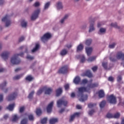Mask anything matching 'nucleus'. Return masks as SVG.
<instances>
[{
  "mask_svg": "<svg viewBox=\"0 0 124 124\" xmlns=\"http://www.w3.org/2000/svg\"><path fill=\"white\" fill-rule=\"evenodd\" d=\"M121 116V114L119 112H117L116 113L113 115V118L114 119H119L120 116Z\"/></svg>",
  "mask_w": 124,
  "mask_h": 124,
  "instance_id": "37",
  "label": "nucleus"
},
{
  "mask_svg": "<svg viewBox=\"0 0 124 124\" xmlns=\"http://www.w3.org/2000/svg\"><path fill=\"white\" fill-rule=\"evenodd\" d=\"M98 93L100 98H102L105 96V94L104 93V91H103V90L99 91Z\"/></svg>",
  "mask_w": 124,
  "mask_h": 124,
  "instance_id": "19",
  "label": "nucleus"
},
{
  "mask_svg": "<svg viewBox=\"0 0 124 124\" xmlns=\"http://www.w3.org/2000/svg\"><path fill=\"white\" fill-rule=\"evenodd\" d=\"M98 67L97 66H94L92 68V69L93 72H95L96 70H97Z\"/></svg>",
  "mask_w": 124,
  "mask_h": 124,
  "instance_id": "50",
  "label": "nucleus"
},
{
  "mask_svg": "<svg viewBox=\"0 0 124 124\" xmlns=\"http://www.w3.org/2000/svg\"><path fill=\"white\" fill-rule=\"evenodd\" d=\"M39 13H40V9H38L35 10L34 13L32 14L31 16V21H34L38 18V16L39 15Z\"/></svg>",
  "mask_w": 124,
  "mask_h": 124,
  "instance_id": "6",
  "label": "nucleus"
},
{
  "mask_svg": "<svg viewBox=\"0 0 124 124\" xmlns=\"http://www.w3.org/2000/svg\"><path fill=\"white\" fill-rule=\"evenodd\" d=\"M36 114L37 116H41L42 114V110L40 108H37L36 109Z\"/></svg>",
  "mask_w": 124,
  "mask_h": 124,
  "instance_id": "27",
  "label": "nucleus"
},
{
  "mask_svg": "<svg viewBox=\"0 0 124 124\" xmlns=\"http://www.w3.org/2000/svg\"><path fill=\"white\" fill-rule=\"evenodd\" d=\"M81 113L80 112H75L71 116L70 119H69L70 123H71V122H73V120L75 118H78L79 116H80Z\"/></svg>",
  "mask_w": 124,
  "mask_h": 124,
  "instance_id": "10",
  "label": "nucleus"
},
{
  "mask_svg": "<svg viewBox=\"0 0 124 124\" xmlns=\"http://www.w3.org/2000/svg\"><path fill=\"white\" fill-rule=\"evenodd\" d=\"M46 89L45 87H43L42 88H40L36 93L37 95H40L43 92H44V90Z\"/></svg>",
  "mask_w": 124,
  "mask_h": 124,
  "instance_id": "23",
  "label": "nucleus"
},
{
  "mask_svg": "<svg viewBox=\"0 0 124 124\" xmlns=\"http://www.w3.org/2000/svg\"><path fill=\"white\" fill-rule=\"evenodd\" d=\"M51 37H52L51 34L49 33H46L41 38V40L42 42L45 43V42H46L48 39H50Z\"/></svg>",
  "mask_w": 124,
  "mask_h": 124,
  "instance_id": "8",
  "label": "nucleus"
},
{
  "mask_svg": "<svg viewBox=\"0 0 124 124\" xmlns=\"http://www.w3.org/2000/svg\"><path fill=\"white\" fill-rule=\"evenodd\" d=\"M105 31H106V30L105 29L101 28L100 29V32H105Z\"/></svg>",
  "mask_w": 124,
  "mask_h": 124,
  "instance_id": "62",
  "label": "nucleus"
},
{
  "mask_svg": "<svg viewBox=\"0 0 124 124\" xmlns=\"http://www.w3.org/2000/svg\"><path fill=\"white\" fill-rule=\"evenodd\" d=\"M54 105V102H51L48 105L46 110L47 113H51L52 112V109H53V106Z\"/></svg>",
  "mask_w": 124,
  "mask_h": 124,
  "instance_id": "13",
  "label": "nucleus"
},
{
  "mask_svg": "<svg viewBox=\"0 0 124 124\" xmlns=\"http://www.w3.org/2000/svg\"><path fill=\"white\" fill-rule=\"evenodd\" d=\"M58 118H52L49 120V123L50 124H56V123H58Z\"/></svg>",
  "mask_w": 124,
  "mask_h": 124,
  "instance_id": "24",
  "label": "nucleus"
},
{
  "mask_svg": "<svg viewBox=\"0 0 124 124\" xmlns=\"http://www.w3.org/2000/svg\"><path fill=\"white\" fill-rule=\"evenodd\" d=\"M123 80V78L122 77V76H118L117 77V82H121Z\"/></svg>",
  "mask_w": 124,
  "mask_h": 124,
  "instance_id": "56",
  "label": "nucleus"
},
{
  "mask_svg": "<svg viewBox=\"0 0 124 124\" xmlns=\"http://www.w3.org/2000/svg\"><path fill=\"white\" fill-rule=\"evenodd\" d=\"M109 60L111 61V62H116V59L113 58V57L109 58Z\"/></svg>",
  "mask_w": 124,
  "mask_h": 124,
  "instance_id": "64",
  "label": "nucleus"
},
{
  "mask_svg": "<svg viewBox=\"0 0 124 124\" xmlns=\"http://www.w3.org/2000/svg\"><path fill=\"white\" fill-rule=\"evenodd\" d=\"M6 84H7V82H6L5 81H4L0 85V89H1V90L5 89V87H6Z\"/></svg>",
  "mask_w": 124,
  "mask_h": 124,
  "instance_id": "26",
  "label": "nucleus"
},
{
  "mask_svg": "<svg viewBox=\"0 0 124 124\" xmlns=\"http://www.w3.org/2000/svg\"><path fill=\"white\" fill-rule=\"evenodd\" d=\"M39 44H36L35 45V47H34L32 50H31V52L32 53H34V52H36V51H37L39 49Z\"/></svg>",
  "mask_w": 124,
  "mask_h": 124,
  "instance_id": "22",
  "label": "nucleus"
},
{
  "mask_svg": "<svg viewBox=\"0 0 124 124\" xmlns=\"http://www.w3.org/2000/svg\"><path fill=\"white\" fill-rule=\"evenodd\" d=\"M110 26L111 27H113L114 28H116V29H120V27L118 26V24H117V23H111L110 24Z\"/></svg>",
  "mask_w": 124,
  "mask_h": 124,
  "instance_id": "40",
  "label": "nucleus"
},
{
  "mask_svg": "<svg viewBox=\"0 0 124 124\" xmlns=\"http://www.w3.org/2000/svg\"><path fill=\"white\" fill-rule=\"evenodd\" d=\"M67 50L65 49H62L60 52V55L61 56H65L67 54Z\"/></svg>",
  "mask_w": 124,
  "mask_h": 124,
  "instance_id": "30",
  "label": "nucleus"
},
{
  "mask_svg": "<svg viewBox=\"0 0 124 124\" xmlns=\"http://www.w3.org/2000/svg\"><path fill=\"white\" fill-rule=\"evenodd\" d=\"M105 105H106V101L103 100L100 103V108H104V107H105Z\"/></svg>",
  "mask_w": 124,
  "mask_h": 124,
  "instance_id": "32",
  "label": "nucleus"
},
{
  "mask_svg": "<svg viewBox=\"0 0 124 124\" xmlns=\"http://www.w3.org/2000/svg\"><path fill=\"white\" fill-rule=\"evenodd\" d=\"M84 76H87L88 78H93V73L91 72V70H88L84 73Z\"/></svg>",
  "mask_w": 124,
  "mask_h": 124,
  "instance_id": "14",
  "label": "nucleus"
},
{
  "mask_svg": "<svg viewBox=\"0 0 124 124\" xmlns=\"http://www.w3.org/2000/svg\"><path fill=\"white\" fill-rule=\"evenodd\" d=\"M49 6H50V2H48L46 3L44 9H48V7H49Z\"/></svg>",
  "mask_w": 124,
  "mask_h": 124,
  "instance_id": "52",
  "label": "nucleus"
},
{
  "mask_svg": "<svg viewBox=\"0 0 124 124\" xmlns=\"http://www.w3.org/2000/svg\"><path fill=\"white\" fill-rule=\"evenodd\" d=\"M42 124H46L47 123V118H44L41 120V122Z\"/></svg>",
  "mask_w": 124,
  "mask_h": 124,
  "instance_id": "46",
  "label": "nucleus"
},
{
  "mask_svg": "<svg viewBox=\"0 0 124 124\" xmlns=\"http://www.w3.org/2000/svg\"><path fill=\"white\" fill-rule=\"evenodd\" d=\"M85 61H86V58H85V56H82L81 58L80 62H85Z\"/></svg>",
  "mask_w": 124,
  "mask_h": 124,
  "instance_id": "58",
  "label": "nucleus"
},
{
  "mask_svg": "<svg viewBox=\"0 0 124 124\" xmlns=\"http://www.w3.org/2000/svg\"><path fill=\"white\" fill-rule=\"evenodd\" d=\"M68 72V66L65 65L62 67H61L58 71V73L60 74H65Z\"/></svg>",
  "mask_w": 124,
  "mask_h": 124,
  "instance_id": "7",
  "label": "nucleus"
},
{
  "mask_svg": "<svg viewBox=\"0 0 124 124\" xmlns=\"http://www.w3.org/2000/svg\"><path fill=\"white\" fill-rule=\"evenodd\" d=\"M81 84H82L83 85H86V84H88V79H87L86 78L83 79L82 80Z\"/></svg>",
  "mask_w": 124,
  "mask_h": 124,
  "instance_id": "48",
  "label": "nucleus"
},
{
  "mask_svg": "<svg viewBox=\"0 0 124 124\" xmlns=\"http://www.w3.org/2000/svg\"><path fill=\"white\" fill-rule=\"evenodd\" d=\"M56 96H60V95H61V94H62V89L60 88L56 90Z\"/></svg>",
  "mask_w": 124,
  "mask_h": 124,
  "instance_id": "21",
  "label": "nucleus"
},
{
  "mask_svg": "<svg viewBox=\"0 0 124 124\" xmlns=\"http://www.w3.org/2000/svg\"><path fill=\"white\" fill-rule=\"evenodd\" d=\"M57 8L58 9H62V4L61 2H58L57 3Z\"/></svg>",
  "mask_w": 124,
  "mask_h": 124,
  "instance_id": "38",
  "label": "nucleus"
},
{
  "mask_svg": "<svg viewBox=\"0 0 124 124\" xmlns=\"http://www.w3.org/2000/svg\"><path fill=\"white\" fill-rule=\"evenodd\" d=\"M85 49H86L87 55L88 56H91V55L92 54V52H93V47H86Z\"/></svg>",
  "mask_w": 124,
  "mask_h": 124,
  "instance_id": "17",
  "label": "nucleus"
},
{
  "mask_svg": "<svg viewBox=\"0 0 124 124\" xmlns=\"http://www.w3.org/2000/svg\"><path fill=\"white\" fill-rule=\"evenodd\" d=\"M116 58L117 60H122L124 61V53H123L122 51H119L117 53L116 55Z\"/></svg>",
  "mask_w": 124,
  "mask_h": 124,
  "instance_id": "12",
  "label": "nucleus"
},
{
  "mask_svg": "<svg viewBox=\"0 0 124 124\" xmlns=\"http://www.w3.org/2000/svg\"><path fill=\"white\" fill-rule=\"evenodd\" d=\"M28 119L29 121H31V122H33L34 121V117L32 114H30L28 116Z\"/></svg>",
  "mask_w": 124,
  "mask_h": 124,
  "instance_id": "34",
  "label": "nucleus"
},
{
  "mask_svg": "<svg viewBox=\"0 0 124 124\" xmlns=\"http://www.w3.org/2000/svg\"><path fill=\"white\" fill-rule=\"evenodd\" d=\"M2 22H6V27H9L11 24V20H10V16L6 15L2 19Z\"/></svg>",
  "mask_w": 124,
  "mask_h": 124,
  "instance_id": "3",
  "label": "nucleus"
},
{
  "mask_svg": "<svg viewBox=\"0 0 124 124\" xmlns=\"http://www.w3.org/2000/svg\"><path fill=\"white\" fill-rule=\"evenodd\" d=\"M33 93H34V91H32L29 95L28 98L29 99H31L32 98V96H33Z\"/></svg>",
  "mask_w": 124,
  "mask_h": 124,
  "instance_id": "44",
  "label": "nucleus"
},
{
  "mask_svg": "<svg viewBox=\"0 0 124 124\" xmlns=\"http://www.w3.org/2000/svg\"><path fill=\"white\" fill-rule=\"evenodd\" d=\"M108 100L110 104H117V99L116 98V96H114L113 94L109 95L108 97Z\"/></svg>",
  "mask_w": 124,
  "mask_h": 124,
  "instance_id": "5",
  "label": "nucleus"
},
{
  "mask_svg": "<svg viewBox=\"0 0 124 124\" xmlns=\"http://www.w3.org/2000/svg\"><path fill=\"white\" fill-rule=\"evenodd\" d=\"M95 59H96V57L95 56L91 57L87 59V61L89 62H93V61H95Z\"/></svg>",
  "mask_w": 124,
  "mask_h": 124,
  "instance_id": "28",
  "label": "nucleus"
},
{
  "mask_svg": "<svg viewBox=\"0 0 124 124\" xmlns=\"http://www.w3.org/2000/svg\"><path fill=\"white\" fill-rule=\"evenodd\" d=\"M10 53L8 51H5L1 53V57L2 59H3L4 61H6L7 59H8V57H9Z\"/></svg>",
  "mask_w": 124,
  "mask_h": 124,
  "instance_id": "11",
  "label": "nucleus"
},
{
  "mask_svg": "<svg viewBox=\"0 0 124 124\" xmlns=\"http://www.w3.org/2000/svg\"><path fill=\"white\" fill-rule=\"evenodd\" d=\"M84 48V46L82 44H80L77 47V52H79L80 51H82Z\"/></svg>",
  "mask_w": 124,
  "mask_h": 124,
  "instance_id": "25",
  "label": "nucleus"
},
{
  "mask_svg": "<svg viewBox=\"0 0 124 124\" xmlns=\"http://www.w3.org/2000/svg\"><path fill=\"white\" fill-rule=\"evenodd\" d=\"M3 100V95L0 94V102H1Z\"/></svg>",
  "mask_w": 124,
  "mask_h": 124,
  "instance_id": "63",
  "label": "nucleus"
},
{
  "mask_svg": "<svg viewBox=\"0 0 124 124\" xmlns=\"http://www.w3.org/2000/svg\"><path fill=\"white\" fill-rule=\"evenodd\" d=\"M93 113H94V110L92 109V110L89 111V115H90V116H92V115H93Z\"/></svg>",
  "mask_w": 124,
  "mask_h": 124,
  "instance_id": "60",
  "label": "nucleus"
},
{
  "mask_svg": "<svg viewBox=\"0 0 124 124\" xmlns=\"http://www.w3.org/2000/svg\"><path fill=\"white\" fill-rule=\"evenodd\" d=\"M20 57H24V52H21L20 54H15L11 59V62L12 64H19L21 62V59L19 58Z\"/></svg>",
  "mask_w": 124,
  "mask_h": 124,
  "instance_id": "2",
  "label": "nucleus"
},
{
  "mask_svg": "<svg viewBox=\"0 0 124 124\" xmlns=\"http://www.w3.org/2000/svg\"><path fill=\"white\" fill-rule=\"evenodd\" d=\"M18 116L16 115H15L13 116L12 122H16V121H18Z\"/></svg>",
  "mask_w": 124,
  "mask_h": 124,
  "instance_id": "41",
  "label": "nucleus"
},
{
  "mask_svg": "<svg viewBox=\"0 0 124 124\" xmlns=\"http://www.w3.org/2000/svg\"><path fill=\"white\" fill-rule=\"evenodd\" d=\"M107 62H103L102 63V66L105 68V69H107Z\"/></svg>",
  "mask_w": 124,
  "mask_h": 124,
  "instance_id": "55",
  "label": "nucleus"
},
{
  "mask_svg": "<svg viewBox=\"0 0 124 124\" xmlns=\"http://www.w3.org/2000/svg\"><path fill=\"white\" fill-rule=\"evenodd\" d=\"M115 46L116 43H113L112 44L109 45V48H110V49H113V48H115Z\"/></svg>",
  "mask_w": 124,
  "mask_h": 124,
  "instance_id": "53",
  "label": "nucleus"
},
{
  "mask_svg": "<svg viewBox=\"0 0 124 124\" xmlns=\"http://www.w3.org/2000/svg\"><path fill=\"white\" fill-rule=\"evenodd\" d=\"M24 76V74H21L19 75H17L13 78V80H19L21 77H23Z\"/></svg>",
  "mask_w": 124,
  "mask_h": 124,
  "instance_id": "29",
  "label": "nucleus"
},
{
  "mask_svg": "<svg viewBox=\"0 0 124 124\" xmlns=\"http://www.w3.org/2000/svg\"><path fill=\"white\" fill-rule=\"evenodd\" d=\"M78 93H81V96L80 98L79 99V101H81L82 102H84V101H86L88 99V95L83 94L85 92L88 93L90 91V89H88L87 87H79L78 89Z\"/></svg>",
  "mask_w": 124,
  "mask_h": 124,
  "instance_id": "1",
  "label": "nucleus"
},
{
  "mask_svg": "<svg viewBox=\"0 0 124 124\" xmlns=\"http://www.w3.org/2000/svg\"><path fill=\"white\" fill-rule=\"evenodd\" d=\"M106 117L108 119H112L113 118V115L111 113H108L106 115Z\"/></svg>",
  "mask_w": 124,
  "mask_h": 124,
  "instance_id": "45",
  "label": "nucleus"
},
{
  "mask_svg": "<svg viewBox=\"0 0 124 124\" xmlns=\"http://www.w3.org/2000/svg\"><path fill=\"white\" fill-rule=\"evenodd\" d=\"M67 18H68V15H65V16H64V17L61 19V23L62 24V23H63L64 22V20H65V19H67Z\"/></svg>",
  "mask_w": 124,
  "mask_h": 124,
  "instance_id": "42",
  "label": "nucleus"
},
{
  "mask_svg": "<svg viewBox=\"0 0 124 124\" xmlns=\"http://www.w3.org/2000/svg\"><path fill=\"white\" fill-rule=\"evenodd\" d=\"M33 79L32 77L31 76H28L26 78V81H29L30 82H31V81H32Z\"/></svg>",
  "mask_w": 124,
  "mask_h": 124,
  "instance_id": "39",
  "label": "nucleus"
},
{
  "mask_svg": "<svg viewBox=\"0 0 124 124\" xmlns=\"http://www.w3.org/2000/svg\"><path fill=\"white\" fill-rule=\"evenodd\" d=\"M26 59H27V60H30V61H32V60H33V59H34V57L30 56V55H28L26 57Z\"/></svg>",
  "mask_w": 124,
  "mask_h": 124,
  "instance_id": "49",
  "label": "nucleus"
},
{
  "mask_svg": "<svg viewBox=\"0 0 124 124\" xmlns=\"http://www.w3.org/2000/svg\"><path fill=\"white\" fill-rule=\"evenodd\" d=\"M87 87L90 88V89H93V88H96L97 87H98V83H90L88 84Z\"/></svg>",
  "mask_w": 124,
  "mask_h": 124,
  "instance_id": "16",
  "label": "nucleus"
},
{
  "mask_svg": "<svg viewBox=\"0 0 124 124\" xmlns=\"http://www.w3.org/2000/svg\"><path fill=\"white\" fill-rule=\"evenodd\" d=\"M14 107H15V103L9 105V106L6 107V109L7 110H9V111H13Z\"/></svg>",
  "mask_w": 124,
  "mask_h": 124,
  "instance_id": "20",
  "label": "nucleus"
},
{
  "mask_svg": "<svg viewBox=\"0 0 124 124\" xmlns=\"http://www.w3.org/2000/svg\"><path fill=\"white\" fill-rule=\"evenodd\" d=\"M44 88H45L46 89L44 90L45 91V94H51V93L53 92V90L51 88H47V87H44Z\"/></svg>",
  "mask_w": 124,
  "mask_h": 124,
  "instance_id": "15",
  "label": "nucleus"
},
{
  "mask_svg": "<svg viewBox=\"0 0 124 124\" xmlns=\"http://www.w3.org/2000/svg\"><path fill=\"white\" fill-rule=\"evenodd\" d=\"M96 106V104L90 103L88 104L89 108H93V106Z\"/></svg>",
  "mask_w": 124,
  "mask_h": 124,
  "instance_id": "51",
  "label": "nucleus"
},
{
  "mask_svg": "<svg viewBox=\"0 0 124 124\" xmlns=\"http://www.w3.org/2000/svg\"><path fill=\"white\" fill-rule=\"evenodd\" d=\"M34 6L35 7H37L38 6H39L40 5V4H39V2H36L34 4Z\"/></svg>",
  "mask_w": 124,
  "mask_h": 124,
  "instance_id": "61",
  "label": "nucleus"
},
{
  "mask_svg": "<svg viewBox=\"0 0 124 124\" xmlns=\"http://www.w3.org/2000/svg\"><path fill=\"white\" fill-rule=\"evenodd\" d=\"M108 81L109 82H114V78L112 76L108 77Z\"/></svg>",
  "mask_w": 124,
  "mask_h": 124,
  "instance_id": "54",
  "label": "nucleus"
},
{
  "mask_svg": "<svg viewBox=\"0 0 124 124\" xmlns=\"http://www.w3.org/2000/svg\"><path fill=\"white\" fill-rule=\"evenodd\" d=\"M94 31V27H93V23H91L90 29H89V32H92V31Z\"/></svg>",
  "mask_w": 124,
  "mask_h": 124,
  "instance_id": "33",
  "label": "nucleus"
},
{
  "mask_svg": "<svg viewBox=\"0 0 124 124\" xmlns=\"http://www.w3.org/2000/svg\"><path fill=\"white\" fill-rule=\"evenodd\" d=\"M27 24L28 23H27V22H25L24 20H22L21 22V25L22 28H26V27H27Z\"/></svg>",
  "mask_w": 124,
  "mask_h": 124,
  "instance_id": "36",
  "label": "nucleus"
},
{
  "mask_svg": "<svg viewBox=\"0 0 124 124\" xmlns=\"http://www.w3.org/2000/svg\"><path fill=\"white\" fill-rule=\"evenodd\" d=\"M25 109H26V108H25L24 106L21 107L19 108V112L23 113V112L25 111Z\"/></svg>",
  "mask_w": 124,
  "mask_h": 124,
  "instance_id": "47",
  "label": "nucleus"
},
{
  "mask_svg": "<svg viewBox=\"0 0 124 124\" xmlns=\"http://www.w3.org/2000/svg\"><path fill=\"white\" fill-rule=\"evenodd\" d=\"M28 124V119L27 118L23 119L21 122V124Z\"/></svg>",
  "mask_w": 124,
  "mask_h": 124,
  "instance_id": "43",
  "label": "nucleus"
},
{
  "mask_svg": "<svg viewBox=\"0 0 124 124\" xmlns=\"http://www.w3.org/2000/svg\"><path fill=\"white\" fill-rule=\"evenodd\" d=\"M68 103V102H67V101L63 100V99H60L57 102V105L58 108H60L62 105L67 106Z\"/></svg>",
  "mask_w": 124,
  "mask_h": 124,
  "instance_id": "4",
  "label": "nucleus"
},
{
  "mask_svg": "<svg viewBox=\"0 0 124 124\" xmlns=\"http://www.w3.org/2000/svg\"><path fill=\"white\" fill-rule=\"evenodd\" d=\"M92 42H93V40H92L91 39H87L85 41V45L87 46H90V45L92 44Z\"/></svg>",
  "mask_w": 124,
  "mask_h": 124,
  "instance_id": "31",
  "label": "nucleus"
},
{
  "mask_svg": "<svg viewBox=\"0 0 124 124\" xmlns=\"http://www.w3.org/2000/svg\"><path fill=\"white\" fill-rule=\"evenodd\" d=\"M17 94L18 93H17V92H15L11 94L7 97L8 101H11V100H14V99L17 97Z\"/></svg>",
  "mask_w": 124,
  "mask_h": 124,
  "instance_id": "9",
  "label": "nucleus"
},
{
  "mask_svg": "<svg viewBox=\"0 0 124 124\" xmlns=\"http://www.w3.org/2000/svg\"><path fill=\"white\" fill-rule=\"evenodd\" d=\"M80 81L81 78H80V77L78 76L76 77V78L74 79V83L76 84V85H78Z\"/></svg>",
  "mask_w": 124,
  "mask_h": 124,
  "instance_id": "18",
  "label": "nucleus"
},
{
  "mask_svg": "<svg viewBox=\"0 0 124 124\" xmlns=\"http://www.w3.org/2000/svg\"><path fill=\"white\" fill-rule=\"evenodd\" d=\"M25 49V53H28V47L26 46H21L19 48V50H23Z\"/></svg>",
  "mask_w": 124,
  "mask_h": 124,
  "instance_id": "35",
  "label": "nucleus"
},
{
  "mask_svg": "<svg viewBox=\"0 0 124 124\" xmlns=\"http://www.w3.org/2000/svg\"><path fill=\"white\" fill-rule=\"evenodd\" d=\"M24 40H25V37H24V36H21L19 38L18 41L19 42H22V41H24Z\"/></svg>",
  "mask_w": 124,
  "mask_h": 124,
  "instance_id": "59",
  "label": "nucleus"
},
{
  "mask_svg": "<svg viewBox=\"0 0 124 124\" xmlns=\"http://www.w3.org/2000/svg\"><path fill=\"white\" fill-rule=\"evenodd\" d=\"M64 88L66 91L69 90V84H66L64 86Z\"/></svg>",
  "mask_w": 124,
  "mask_h": 124,
  "instance_id": "57",
  "label": "nucleus"
}]
</instances>
